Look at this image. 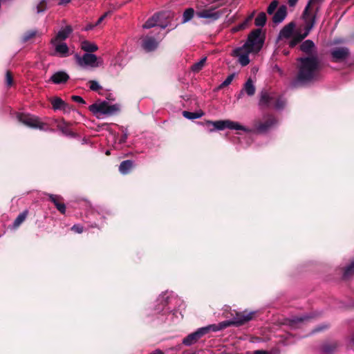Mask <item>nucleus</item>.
Instances as JSON below:
<instances>
[{
	"label": "nucleus",
	"instance_id": "1",
	"mask_svg": "<svg viewBox=\"0 0 354 354\" xmlns=\"http://www.w3.org/2000/svg\"><path fill=\"white\" fill-rule=\"evenodd\" d=\"M263 42L261 30L256 29L248 35L244 45L232 51V55L238 58V62L242 66H245L250 63L249 55L257 53L261 49Z\"/></svg>",
	"mask_w": 354,
	"mask_h": 354
},
{
	"label": "nucleus",
	"instance_id": "2",
	"mask_svg": "<svg viewBox=\"0 0 354 354\" xmlns=\"http://www.w3.org/2000/svg\"><path fill=\"white\" fill-rule=\"evenodd\" d=\"M298 62L297 82L305 84L318 78L320 64L316 56L300 57Z\"/></svg>",
	"mask_w": 354,
	"mask_h": 354
},
{
	"label": "nucleus",
	"instance_id": "3",
	"mask_svg": "<svg viewBox=\"0 0 354 354\" xmlns=\"http://www.w3.org/2000/svg\"><path fill=\"white\" fill-rule=\"evenodd\" d=\"M254 314V312L247 313L244 311L236 313V316L231 320L224 321L218 324H210L201 328L205 335L210 331L217 332L232 325L239 326L251 320Z\"/></svg>",
	"mask_w": 354,
	"mask_h": 354
},
{
	"label": "nucleus",
	"instance_id": "4",
	"mask_svg": "<svg viewBox=\"0 0 354 354\" xmlns=\"http://www.w3.org/2000/svg\"><path fill=\"white\" fill-rule=\"evenodd\" d=\"M296 25L294 22H290L286 25L279 32L277 37L278 41L289 39L288 44L290 47H294L301 41L307 36H304L301 28H295Z\"/></svg>",
	"mask_w": 354,
	"mask_h": 354
},
{
	"label": "nucleus",
	"instance_id": "5",
	"mask_svg": "<svg viewBox=\"0 0 354 354\" xmlns=\"http://www.w3.org/2000/svg\"><path fill=\"white\" fill-rule=\"evenodd\" d=\"M319 9L320 7L316 2L308 1L301 16L304 23V36H308L311 30L314 28Z\"/></svg>",
	"mask_w": 354,
	"mask_h": 354
},
{
	"label": "nucleus",
	"instance_id": "6",
	"mask_svg": "<svg viewBox=\"0 0 354 354\" xmlns=\"http://www.w3.org/2000/svg\"><path fill=\"white\" fill-rule=\"evenodd\" d=\"M89 111L97 118L110 116L118 113L120 111L119 104H110L107 101H97L89 106Z\"/></svg>",
	"mask_w": 354,
	"mask_h": 354
},
{
	"label": "nucleus",
	"instance_id": "7",
	"mask_svg": "<svg viewBox=\"0 0 354 354\" xmlns=\"http://www.w3.org/2000/svg\"><path fill=\"white\" fill-rule=\"evenodd\" d=\"M75 57L77 64L82 68H96L102 64V62L99 61L97 57L92 53H84L82 56L76 54Z\"/></svg>",
	"mask_w": 354,
	"mask_h": 354
},
{
	"label": "nucleus",
	"instance_id": "8",
	"mask_svg": "<svg viewBox=\"0 0 354 354\" xmlns=\"http://www.w3.org/2000/svg\"><path fill=\"white\" fill-rule=\"evenodd\" d=\"M17 118L20 122L28 127L39 129L45 131L48 129L45 127L46 124L37 116L25 113H19Z\"/></svg>",
	"mask_w": 354,
	"mask_h": 354
},
{
	"label": "nucleus",
	"instance_id": "9",
	"mask_svg": "<svg viewBox=\"0 0 354 354\" xmlns=\"http://www.w3.org/2000/svg\"><path fill=\"white\" fill-rule=\"evenodd\" d=\"M208 123L212 124L214 127V129L217 130L230 129L233 130H241L247 133L252 132L251 129L247 128L237 122H234L229 120L208 122Z\"/></svg>",
	"mask_w": 354,
	"mask_h": 354
},
{
	"label": "nucleus",
	"instance_id": "10",
	"mask_svg": "<svg viewBox=\"0 0 354 354\" xmlns=\"http://www.w3.org/2000/svg\"><path fill=\"white\" fill-rule=\"evenodd\" d=\"M165 18V13H156L147 19V21L142 25V28L148 29L155 26H159L161 29H165L168 26L167 22L162 21V19Z\"/></svg>",
	"mask_w": 354,
	"mask_h": 354
},
{
	"label": "nucleus",
	"instance_id": "11",
	"mask_svg": "<svg viewBox=\"0 0 354 354\" xmlns=\"http://www.w3.org/2000/svg\"><path fill=\"white\" fill-rule=\"evenodd\" d=\"M170 295L171 294L167 292L160 295L157 299L158 306L155 309L156 313L158 314L163 311L165 314L166 313L170 311V308L167 307L171 299Z\"/></svg>",
	"mask_w": 354,
	"mask_h": 354
},
{
	"label": "nucleus",
	"instance_id": "12",
	"mask_svg": "<svg viewBox=\"0 0 354 354\" xmlns=\"http://www.w3.org/2000/svg\"><path fill=\"white\" fill-rule=\"evenodd\" d=\"M215 10V8H210L198 10L196 12V15L198 18L206 19L209 21H216L221 17V14L219 11H216Z\"/></svg>",
	"mask_w": 354,
	"mask_h": 354
},
{
	"label": "nucleus",
	"instance_id": "13",
	"mask_svg": "<svg viewBox=\"0 0 354 354\" xmlns=\"http://www.w3.org/2000/svg\"><path fill=\"white\" fill-rule=\"evenodd\" d=\"M333 62H338L345 60L349 55V50L346 47H336L330 50Z\"/></svg>",
	"mask_w": 354,
	"mask_h": 354
},
{
	"label": "nucleus",
	"instance_id": "14",
	"mask_svg": "<svg viewBox=\"0 0 354 354\" xmlns=\"http://www.w3.org/2000/svg\"><path fill=\"white\" fill-rule=\"evenodd\" d=\"M51 44L55 47V55L61 57L68 56L69 49L66 43L57 41L56 39H52Z\"/></svg>",
	"mask_w": 354,
	"mask_h": 354
},
{
	"label": "nucleus",
	"instance_id": "15",
	"mask_svg": "<svg viewBox=\"0 0 354 354\" xmlns=\"http://www.w3.org/2000/svg\"><path fill=\"white\" fill-rule=\"evenodd\" d=\"M203 333L201 328L197 329L195 332L189 334L183 340V344L185 346H191L196 343L201 337L203 336Z\"/></svg>",
	"mask_w": 354,
	"mask_h": 354
},
{
	"label": "nucleus",
	"instance_id": "16",
	"mask_svg": "<svg viewBox=\"0 0 354 354\" xmlns=\"http://www.w3.org/2000/svg\"><path fill=\"white\" fill-rule=\"evenodd\" d=\"M158 46V41L153 37L146 36L142 41V46L147 52L153 51Z\"/></svg>",
	"mask_w": 354,
	"mask_h": 354
},
{
	"label": "nucleus",
	"instance_id": "17",
	"mask_svg": "<svg viewBox=\"0 0 354 354\" xmlns=\"http://www.w3.org/2000/svg\"><path fill=\"white\" fill-rule=\"evenodd\" d=\"M276 122L277 120L274 119V118L270 115L264 122L259 123L256 127V129L257 131L260 133H264L269 130L273 125H274Z\"/></svg>",
	"mask_w": 354,
	"mask_h": 354
},
{
	"label": "nucleus",
	"instance_id": "18",
	"mask_svg": "<svg viewBox=\"0 0 354 354\" xmlns=\"http://www.w3.org/2000/svg\"><path fill=\"white\" fill-rule=\"evenodd\" d=\"M69 79V75L64 71H57L55 73L50 80L54 84H59L66 83Z\"/></svg>",
	"mask_w": 354,
	"mask_h": 354
},
{
	"label": "nucleus",
	"instance_id": "19",
	"mask_svg": "<svg viewBox=\"0 0 354 354\" xmlns=\"http://www.w3.org/2000/svg\"><path fill=\"white\" fill-rule=\"evenodd\" d=\"M50 200L55 205L56 208L62 214L66 212V205L62 202V198L59 195L48 194Z\"/></svg>",
	"mask_w": 354,
	"mask_h": 354
},
{
	"label": "nucleus",
	"instance_id": "20",
	"mask_svg": "<svg viewBox=\"0 0 354 354\" xmlns=\"http://www.w3.org/2000/svg\"><path fill=\"white\" fill-rule=\"evenodd\" d=\"M51 103L55 110H63L64 112H68L71 109L69 105L59 97L54 98Z\"/></svg>",
	"mask_w": 354,
	"mask_h": 354
},
{
	"label": "nucleus",
	"instance_id": "21",
	"mask_svg": "<svg viewBox=\"0 0 354 354\" xmlns=\"http://www.w3.org/2000/svg\"><path fill=\"white\" fill-rule=\"evenodd\" d=\"M287 15V8L285 6H281L273 16L272 21L275 24L281 23Z\"/></svg>",
	"mask_w": 354,
	"mask_h": 354
},
{
	"label": "nucleus",
	"instance_id": "22",
	"mask_svg": "<svg viewBox=\"0 0 354 354\" xmlns=\"http://www.w3.org/2000/svg\"><path fill=\"white\" fill-rule=\"evenodd\" d=\"M73 29L71 26H66V27L62 28L57 34L56 37L53 39H56L57 41H63L68 37L70 34L72 32Z\"/></svg>",
	"mask_w": 354,
	"mask_h": 354
},
{
	"label": "nucleus",
	"instance_id": "23",
	"mask_svg": "<svg viewBox=\"0 0 354 354\" xmlns=\"http://www.w3.org/2000/svg\"><path fill=\"white\" fill-rule=\"evenodd\" d=\"M81 48L86 53H91L97 51L98 47L95 43L84 40L81 42Z\"/></svg>",
	"mask_w": 354,
	"mask_h": 354
},
{
	"label": "nucleus",
	"instance_id": "24",
	"mask_svg": "<svg viewBox=\"0 0 354 354\" xmlns=\"http://www.w3.org/2000/svg\"><path fill=\"white\" fill-rule=\"evenodd\" d=\"M315 48V44L310 39L304 41L300 46L301 50L306 54H312Z\"/></svg>",
	"mask_w": 354,
	"mask_h": 354
},
{
	"label": "nucleus",
	"instance_id": "25",
	"mask_svg": "<svg viewBox=\"0 0 354 354\" xmlns=\"http://www.w3.org/2000/svg\"><path fill=\"white\" fill-rule=\"evenodd\" d=\"M338 344L335 342L326 343L322 347L323 354H333L337 348Z\"/></svg>",
	"mask_w": 354,
	"mask_h": 354
},
{
	"label": "nucleus",
	"instance_id": "26",
	"mask_svg": "<svg viewBox=\"0 0 354 354\" xmlns=\"http://www.w3.org/2000/svg\"><path fill=\"white\" fill-rule=\"evenodd\" d=\"M133 167V162L131 160H124L119 166V171L122 174H128Z\"/></svg>",
	"mask_w": 354,
	"mask_h": 354
},
{
	"label": "nucleus",
	"instance_id": "27",
	"mask_svg": "<svg viewBox=\"0 0 354 354\" xmlns=\"http://www.w3.org/2000/svg\"><path fill=\"white\" fill-rule=\"evenodd\" d=\"M243 91L249 96H252L254 94L256 88L251 79H248L245 83Z\"/></svg>",
	"mask_w": 354,
	"mask_h": 354
},
{
	"label": "nucleus",
	"instance_id": "28",
	"mask_svg": "<svg viewBox=\"0 0 354 354\" xmlns=\"http://www.w3.org/2000/svg\"><path fill=\"white\" fill-rule=\"evenodd\" d=\"M28 210H24L21 213H20L13 223L14 227H18L26 218L28 216Z\"/></svg>",
	"mask_w": 354,
	"mask_h": 354
},
{
	"label": "nucleus",
	"instance_id": "29",
	"mask_svg": "<svg viewBox=\"0 0 354 354\" xmlns=\"http://www.w3.org/2000/svg\"><path fill=\"white\" fill-rule=\"evenodd\" d=\"M273 97L267 93H262L259 101L260 106H268L271 104Z\"/></svg>",
	"mask_w": 354,
	"mask_h": 354
},
{
	"label": "nucleus",
	"instance_id": "30",
	"mask_svg": "<svg viewBox=\"0 0 354 354\" xmlns=\"http://www.w3.org/2000/svg\"><path fill=\"white\" fill-rule=\"evenodd\" d=\"M266 15L265 12L259 13L254 20V24L257 26L263 27L266 23Z\"/></svg>",
	"mask_w": 354,
	"mask_h": 354
},
{
	"label": "nucleus",
	"instance_id": "31",
	"mask_svg": "<svg viewBox=\"0 0 354 354\" xmlns=\"http://www.w3.org/2000/svg\"><path fill=\"white\" fill-rule=\"evenodd\" d=\"M206 59L207 58L205 57H203L200 61H198V62L194 64L192 66V71L194 73H198L205 66V64L206 62Z\"/></svg>",
	"mask_w": 354,
	"mask_h": 354
},
{
	"label": "nucleus",
	"instance_id": "32",
	"mask_svg": "<svg viewBox=\"0 0 354 354\" xmlns=\"http://www.w3.org/2000/svg\"><path fill=\"white\" fill-rule=\"evenodd\" d=\"M309 318L310 317L307 315L295 317L290 320V326L292 328H296L298 324L303 323L304 321L308 320Z\"/></svg>",
	"mask_w": 354,
	"mask_h": 354
},
{
	"label": "nucleus",
	"instance_id": "33",
	"mask_svg": "<svg viewBox=\"0 0 354 354\" xmlns=\"http://www.w3.org/2000/svg\"><path fill=\"white\" fill-rule=\"evenodd\" d=\"M68 126V124L64 121H62L57 124V128L63 133V134L66 136H70L72 133Z\"/></svg>",
	"mask_w": 354,
	"mask_h": 354
},
{
	"label": "nucleus",
	"instance_id": "34",
	"mask_svg": "<svg viewBox=\"0 0 354 354\" xmlns=\"http://www.w3.org/2000/svg\"><path fill=\"white\" fill-rule=\"evenodd\" d=\"M194 10L193 8H188L185 10L183 15V23H186L189 21L194 16Z\"/></svg>",
	"mask_w": 354,
	"mask_h": 354
},
{
	"label": "nucleus",
	"instance_id": "35",
	"mask_svg": "<svg viewBox=\"0 0 354 354\" xmlns=\"http://www.w3.org/2000/svg\"><path fill=\"white\" fill-rule=\"evenodd\" d=\"M203 113L202 112L201 113H194V112H189V111H183V115L187 119L193 120V119H197L202 117Z\"/></svg>",
	"mask_w": 354,
	"mask_h": 354
},
{
	"label": "nucleus",
	"instance_id": "36",
	"mask_svg": "<svg viewBox=\"0 0 354 354\" xmlns=\"http://www.w3.org/2000/svg\"><path fill=\"white\" fill-rule=\"evenodd\" d=\"M37 34H38V32L36 30H29L24 35V36L22 37V41L26 42V41L30 40V39L33 38L34 37H35Z\"/></svg>",
	"mask_w": 354,
	"mask_h": 354
},
{
	"label": "nucleus",
	"instance_id": "37",
	"mask_svg": "<svg viewBox=\"0 0 354 354\" xmlns=\"http://www.w3.org/2000/svg\"><path fill=\"white\" fill-rule=\"evenodd\" d=\"M353 274H354V261L351 262L350 265H348L344 273V277L346 278H348L351 277Z\"/></svg>",
	"mask_w": 354,
	"mask_h": 354
},
{
	"label": "nucleus",
	"instance_id": "38",
	"mask_svg": "<svg viewBox=\"0 0 354 354\" xmlns=\"http://www.w3.org/2000/svg\"><path fill=\"white\" fill-rule=\"evenodd\" d=\"M48 0H39L36 6L37 13L43 12L46 9V3Z\"/></svg>",
	"mask_w": 354,
	"mask_h": 354
},
{
	"label": "nucleus",
	"instance_id": "39",
	"mask_svg": "<svg viewBox=\"0 0 354 354\" xmlns=\"http://www.w3.org/2000/svg\"><path fill=\"white\" fill-rule=\"evenodd\" d=\"M254 15V12L252 13L242 24H239L236 28H235L234 30H239L245 28L252 19Z\"/></svg>",
	"mask_w": 354,
	"mask_h": 354
},
{
	"label": "nucleus",
	"instance_id": "40",
	"mask_svg": "<svg viewBox=\"0 0 354 354\" xmlns=\"http://www.w3.org/2000/svg\"><path fill=\"white\" fill-rule=\"evenodd\" d=\"M286 105V101L283 98L279 97L274 104V108L277 110L282 109Z\"/></svg>",
	"mask_w": 354,
	"mask_h": 354
},
{
	"label": "nucleus",
	"instance_id": "41",
	"mask_svg": "<svg viewBox=\"0 0 354 354\" xmlns=\"http://www.w3.org/2000/svg\"><path fill=\"white\" fill-rule=\"evenodd\" d=\"M234 77V74H231L227 77V78L223 82V83L218 86V88H223L231 84Z\"/></svg>",
	"mask_w": 354,
	"mask_h": 354
},
{
	"label": "nucleus",
	"instance_id": "42",
	"mask_svg": "<svg viewBox=\"0 0 354 354\" xmlns=\"http://www.w3.org/2000/svg\"><path fill=\"white\" fill-rule=\"evenodd\" d=\"M278 6V1L277 0L272 1L268 6L267 12L269 15H272Z\"/></svg>",
	"mask_w": 354,
	"mask_h": 354
},
{
	"label": "nucleus",
	"instance_id": "43",
	"mask_svg": "<svg viewBox=\"0 0 354 354\" xmlns=\"http://www.w3.org/2000/svg\"><path fill=\"white\" fill-rule=\"evenodd\" d=\"M88 84L90 89L94 91H98L102 88L100 84L95 80H91L88 82Z\"/></svg>",
	"mask_w": 354,
	"mask_h": 354
},
{
	"label": "nucleus",
	"instance_id": "44",
	"mask_svg": "<svg viewBox=\"0 0 354 354\" xmlns=\"http://www.w3.org/2000/svg\"><path fill=\"white\" fill-rule=\"evenodd\" d=\"M13 80L12 74L10 71H7L6 73V84L8 86L12 85Z\"/></svg>",
	"mask_w": 354,
	"mask_h": 354
},
{
	"label": "nucleus",
	"instance_id": "45",
	"mask_svg": "<svg viewBox=\"0 0 354 354\" xmlns=\"http://www.w3.org/2000/svg\"><path fill=\"white\" fill-rule=\"evenodd\" d=\"M71 230L73 231H74L75 232H77V233H82L83 232V227L80 225V224H77V225H74L72 227H71Z\"/></svg>",
	"mask_w": 354,
	"mask_h": 354
},
{
	"label": "nucleus",
	"instance_id": "46",
	"mask_svg": "<svg viewBox=\"0 0 354 354\" xmlns=\"http://www.w3.org/2000/svg\"><path fill=\"white\" fill-rule=\"evenodd\" d=\"M72 100L74 101V102H78V103H80V104H84L86 102L84 101V100L81 97V96H79V95H73L71 97Z\"/></svg>",
	"mask_w": 354,
	"mask_h": 354
},
{
	"label": "nucleus",
	"instance_id": "47",
	"mask_svg": "<svg viewBox=\"0 0 354 354\" xmlns=\"http://www.w3.org/2000/svg\"><path fill=\"white\" fill-rule=\"evenodd\" d=\"M109 14V12H105L102 16H101L98 20L96 21V23L95 24V26H98L100 25L103 21L104 19L107 17V15Z\"/></svg>",
	"mask_w": 354,
	"mask_h": 354
},
{
	"label": "nucleus",
	"instance_id": "48",
	"mask_svg": "<svg viewBox=\"0 0 354 354\" xmlns=\"http://www.w3.org/2000/svg\"><path fill=\"white\" fill-rule=\"evenodd\" d=\"M328 326L326 325V324H323V325H321L319 326V327L316 328L314 330H313V333L315 332H319V331H322L326 328H327Z\"/></svg>",
	"mask_w": 354,
	"mask_h": 354
},
{
	"label": "nucleus",
	"instance_id": "49",
	"mask_svg": "<svg viewBox=\"0 0 354 354\" xmlns=\"http://www.w3.org/2000/svg\"><path fill=\"white\" fill-rule=\"evenodd\" d=\"M96 26H95V24H87L84 30H86V31H88V30H92L94 27H95Z\"/></svg>",
	"mask_w": 354,
	"mask_h": 354
},
{
	"label": "nucleus",
	"instance_id": "50",
	"mask_svg": "<svg viewBox=\"0 0 354 354\" xmlns=\"http://www.w3.org/2000/svg\"><path fill=\"white\" fill-rule=\"evenodd\" d=\"M297 1L298 0H288L289 6L291 7H294L297 4Z\"/></svg>",
	"mask_w": 354,
	"mask_h": 354
},
{
	"label": "nucleus",
	"instance_id": "51",
	"mask_svg": "<svg viewBox=\"0 0 354 354\" xmlns=\"http://www.w3.org/2000/svg\"><path fill=\"white\" fill-rule=\"evenodd\" d=\"M59 5L68 3L71 0H57Z\"/></svg>",
	"mask_w": 354,
	"mask_h": 354
},
{
	"label": "nucleus",
	"instance_id": "52",
	"mask_svg": "<svg viewBox=\"0 0 354 354\" xmlns=\"http://www.w3.org/2000/svg\"><path fill=\"white\" fill-rule=\"evenodd\" d=\"M254 354H269V353L267 351L259 350V351H254Z\"/></svg>",
	"mask_w": 354,
	"mask_h": 354
},
{
	"label": "nucleus",
	"instance_id": "53",
	"mask_svg": "<svg viewBox=\"0 0 354 354\" xmlns=\"http://www.w3.org/2000/svg\"><path fill=\"white\" fill-rule=\"evenodd\" d=\"M150 354H164L163 352L159 349H157L154 351L153 352L151 353Z\"/></svg>",
	"mask_w": 354,
	"mask_h": 354
},
{
	"label": "nucleus",
	"instance_id": "54",
	"mask_svg": "<svg viewBox=\"0 0 354 354\" xmlns=\"http://www.w3.org/2000/svg\"><path fill=\"white\" fill-rule=\"evenodd\" d=\"M127 138V133H124L120 140V142H124L126 141Z\"/></svg>",
	"mask_w": 354,
	"mask_h": 354
},
{
	"label": "nucleus",
	"instance_id": "55",
	"mask_svg": "<svg viewBox=\"0 0 354 354\" xmlns=\"http://www.w3.org/2000/svg\"><path fill=\"white\" fill-rule=\"evenodd\" d=\"M243 93H244V91H243V90H242V91H241L240 93H239V94L238 95V96H237V98H238V99H240V98L243 96Z\"/></svg>",
	"mask_w": 354,
	"mask_h": 354
},
{
	"label": "nucleus",
	"instance_id": "56",
	"mask_svg": "<svg viewBox=\"0 0 354 354\" xmlns=\"http://www.w3.org/2000/svg\"><path fill=\"white\" fill-rule=\"evenodd\" d=\"M351 342L353 344V345L354 346V335L352 336L351 339Z\"/></svg>",
	"mask_w": 354,
	"mask_h": 354
},
{
	"label": "nucleus",
	"instance_id": "57",
	"mask_svg": "<svg viewBox=\"0 0 354 354\" xmlns=\"http://www.w3.org/2000/svg\"><path fill=\"white\" fill-rule=\"evenodd\" d=\"M106 155H109V154H110V152H109V151H106Z\"/></svg>",
	"mask_w": 354,
	"mask_h": 354
}]
</instances>
